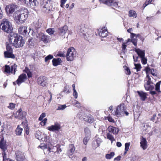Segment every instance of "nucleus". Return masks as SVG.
I'll return each instance as SVG.
<instances>
[{
	"label": "nucleus",
	"mask_w": 161,
	"mask_h": 161,
	"mask_svg": "<svg viewBox=\"0 0 161 161\" xmlns=\"http://www.w3.org/2000/svg\"><path fill=\"white\" fill-rule=\"evenodd\" d=\"M14 19L18 24L24 23L28 17V10L24 8L21 10L17 11L14 14Z\"/></svg>",
	"instance_id": "f257e3e1"
},
{
	"label": "nucleus",
	"mask_w": 161,
	"mask_h": 161,
	"mask_svg": "<svg viewBox=\"0 0 161 161\" xmlns=\"http://www.w3.org/2000/svg\"><path fill=\"white\" fill-rule=\"evenodd\" d=\"M10 36L9 42L15 47H19L24 46L25 41L22 36L14 33H11Z\"/></svg>",
	"instance_id": "f03ea898"
},
{
	"label": "nucleus",
	"mask_w": 161,
	"mask_h": 161,
	"mask_svg": "<svg viewBox=\"0 0 161 161\" xmlns=\"http://www.w3.org/2000/svg\"><path fill=\"white\" fill-rule=\"evenodd\" d=\"M0 28L3 31L8 33H11L13 29L11 23L6 19L2 20L0 24Z\"/></svg>",
	"instance_id": "7ed1b4c3"
},
{
	"label": "nucleus",
	"mask_w": 161,
	"mask_h": 161,
	"mask_svg": "<svg viewBox=\"0 0 161 161\" xmlns=\"http://www.w3.org/2000/svg\"><path fill=\"white\" fill-rule=\"evenodd\" d=\"M124 114L126 116H128L129 113L126 110L125 104L122 103L117 107L115 111L114 115L118 117H120L124 116Z\"/></svg>",
	"instance_id": "20e7f679"
},
{
	"label": "nucleus",
	"mask_w": 161,
	"mask_h": 161,
	"mask_svg": "<svg viewBox=\"0 0 161 161\" xmlns=\"http://www.w3.org/2000/svg\"><path fill=\"white\" fill-rule=\"evenodd\" d=\"M76 52L74 48L70 47L68 49L66 55L67 60L68 61H72L76 57Z\"/></svg>",
	"instance_id": "39448f33"
},
{
	"label": "nucleus",
	"mask_w": 161,
	"mask_h": 161,
	"mask_svg": "<svg viewBox=\"0 0 161 161\" xmlns=\"http://www.w3.org/2000/svg\"><path fill=\"white\" fill-rule=\"evenodd\" d=\"M18 6L15 4H12L7 5L5 10L7 14L10 15L12 14L17 9Z\"/></svg>",
	"instance_id": "423d86ee"
},
{
	"label": "nucleus",
	"mask_w": 161,
	"mask_h": 161,
	"mask_svg": "<svg viewBox=\"0 0 161 161\" xmlns=\"http://www.w3.org/2000/svg\"><path fill=\"white\" fill-rule=\"evenodd\" d=\"M16 68L17 65L15 64L12 65L11 67L9 65H5V71L8 73H11L15 75Z\"/></svg>",
	"instance_id": "0eeeda50"
},
{
	"label": "nucleus",
	"mask_w": 161,
	"mask_h": 161,
	"mask_svg": "<svg viewBox=\"0 0 161 161\" xmlns=\"http://www.w3.org/2000/svg\"><path fill=\"white\" fill-rule=\"evenodd\" d=\"M47 129L48 130L53 131L56 132L59 131L61 129V125L58 122L54 123V125H52L51 126L47 127Z\"/></svg>",
	"instance_id": "6e6552de"
},
{
	"label": "nucleus",
	"mask_w": 161,
	"mask_h": 161,
	"mask_svg": "<svg viewBox=\"0 0 161 161\" xmlns=\"http://www.w3.org/2000/svg\"><path fill=\"white\" fill-rule=\"evenodd\" d=\"M51 1V0H41V6L44 11L46 12L47 10H50L49 4L48 1L50 2Z\"/></svg>",
	"instance_id": "1a4fd4ad"
},
{
	"label": "nucleus",
	"mask_w": 161,
	"mask_h": 161,
	"mask_svg": "<svg viewBox=\"0 0 161 161\" xmlns=\"http://www.w3.org/2000/svg\"><path fill=\"white\" fill-rule=\"evenodd\" d=\"M27 114V113L25 111H22L21 109H19L17 111L15 114V117L19 119H23L25 118Z\"/></svg>",
	"instance_id": "9d476101"
},
{
	"label": "nucleus",
	"mask_w": 161,
	"mask_h": 161,
	"mask_svg": "<svg viewBox=\"0 0 161 161\" xmlns=\"http://www.w3.org/2000/svg\"><path fill=\"white\" fill-rule=\"evenodd\" d=\"M38 84L42 86H45L47 85V78L45 76L39 77L37 80Z\"/></svg>",
	"instance_id": "9b49d317"
},
{
	"label": "nucleus",
	"mask_w": 161,
	"mask_h": 161,
	"mask_svg": "<svg viewBox=\"0 0 161 161\" xmlns=\"http://www.w3.org/2000/svg\"><path fill=\"white\" fill-rule=\"evenodd\" d=\"M16 159L18 161H27L23 153L18 151L16 153Z\"/></svg>",
	"instance_id": "f8f14e48"
},
{
	"label": "nucleus",
	"mask_w": 161,
	"mask_h": 161,
	"mask_svg": "<svg viewBox=\"0 0 161 161\" xmlns=\"http://www.w3.org/2000/svg\"><path fill=\"white\" fill-rule=\"evenodd\" d=\"M26 79L27 76L26 74H22L19 76L16 81V83L19 86L22 83L24 82Z\"/></svg>",
	"instance_id": "ddd939ff"
},
{
	"label": "nucleus",
	"mask_w": 161,
	"mask_h": 161,
	"mask_svg": "<svg viewBox=\"0 0 161 161\" xmlns=\"http://www.w3.org/2000/svg\"><path fill=\"white\" fill-rule=\"evenodd\" d=\"M35 136L37 139L42 141L44 142L47 141L46 136L43 134L42 133L41 135V133L40 131L37 132L35 134Z\"/></svg>",
	"instance_id": "4468645a"
},
{
	"label": "nucleus",
	"mask_w": 161,
	"mask_h": 161,
	"mask_svg": "<svg viewBox=\"0 0 161 161\" xmlns=\"http://www.w3.org/2000/svg\"><path fill=\"white\" fill-rule=\"evenodd\" d=\"M27 27L25 26H22L20 27L18 29V31L20 34L26 35L27 34Z\"/></svg>",
	"instance_id": "2eb2a0df"
},
{
	"label": "nucleus",
	"mask_w": 161,
	"mask_h": 161,
	"mask_svg": "<svg viewBox=\"0 0 161 161\" xmlns=\"http://www.w3.org/2000/svg\"><path fill=\"white\" fill-rule=\"evenodd\" d=\"M141 147L143 150L146 149L147 147V141L146 138L142 136L141 138L140 142Z\"/></svg>",
	"instance_id": "dca6fc26"
},
{
	"label": "nucleus",
	"mask_w": 161,
	"mask_h": 161,
	"mask_svg": "<svg viewBox=\"0 0 161 161\" xmlns=\"http://www.w3.org/2000/svg\"><path fill=\"white\" fill-rule=\"evenodd\" d=\"M108 130L109 132L112 133L115 135L117 134L119 131L118 128L112 126H109L108 128Z\"/></svg>",
	"instance_id": "f3484780"
},
{
	"label": "nucleus",
	"mask_w": 161,
	"mask_h": 161,
	"mask_svg": "<svg viewBox=\"0 0 161 161\" xmlns=\"http://www.w3.org/2000/svg\"><path fill=\"white\" fill-rule=\"evenodd\" d=\"M108 33L107 30L105 28H103L101 29L99 33V35L101 37H105L107 36Z\"/></svg>",
	"instance_id": "a211bd4d"
},
{
	"label": "nucleus",
	"mask_w": 161,
	"mask_h": 161,
	"mask_svg": "<svg viewBox=\"0 0 161 161\" xmlns=\"http://www.w3.org/2000/svg\"><path fill=\"white\" fill-rule=\"evenodd\" d=\"M29 3L30 6L34 9H36L38 4L37 0H29Z\"/></svg>",
	"instance_id": "6ab92c4d"
},
{
	"label": "nucleus",
	"mask_w": 161,
	"mask_h": 161,
	"mask_svg": "<svg viewBox=\"0 0 161 161\" xmlns=\"http://www.w3.org/2000/svg\"><path fill=\"white\" fill-rule=\"evenodd\" d=\"M68 27L65 25L59 29V34L61 36L63 37L68 30Z\"/></svg>",
	"instance_id": "aec40b11"
},
{
	"label": "nucleus",
	"mask_w": 161,
	"mask_h": 161,
	"mask_svg": "<svg viewBox=\"0 0 161 161\" xmlns=\"http://www.w3.org/2000/svg\"><path fill=\"white\" fill-rule=\"evenodd\" d=\"M75 151V147L74 145L73 144H70L69 145V149L67 152L69 156L72 155Z\"/></svg>",
	"instance_id": "412c9836"
},
{
	"label": "nucleus",
	"mask_w": 161,
	"mask_h": 161,
	"mask_svg": "<svg viewBox=\"0 0 161 161\" xmlns=\"http://www.w3.org/2000/svg\"><path fill=\"white\" fill-rule=\"evenodd\" d=\"M83 118L85 121L88 122L89 123H92L94 121L93 117L91 115H86L83 116Z\"/></svg>",
	"instance_id": "4be33fe9"
},
{
	"label": "nucleus",
	"mask_w": 161,
	"mask_h": 161,
	"mask_svg": "<svg viewBox=\"0 0 161 161\" xmlns=\"http://www.w3.org/2000/svg\"><path fill=\"white\" fill-rule=\"evenodd\" d=\"M151 83L152 82H150L149 80H147L146 82L144 85V87L146 90H149L154 89V86L151 85Z\"/></svg>",
	"instance_id": "5701e85b"
},
{
	"label": "nucleus",
	"mask_w": 161,
	"mask_h": 161,
	"mask_svg": "<svg viewBox=\"0 0 161 161\" xmlns=\"http://www.w3.org/2000/svg\"><path fill=\"white\" fill-rule=\"evenodd\" d=\"M135 52L140 58L145 56V52L144 50H141L139 48L136 49Z\"/></svg>",
	"instance_id": "b1692460"
},
{
	"label": "nucleus",
	"mask_w": 161,
	"mask_h": 161,
	"mask_svg": "<svg viewBox=\"0 0 161 161\" xmlns=\"http://www.w3.org/2000/svg\"><path fill=\"white\" fill-rule=\"evenodd\" d=\"M131 40L130 39H128L126 42L123 43L121 47L122 50L124 52H125L126 50L127 44H129L130 42H131Z\"/></svg>",
	"instance_id": "393cba45"
},
{
	"label": "nucleus",
	"mask_w": 161,
	"mask_h": 161,
	"mask_svg": "<svg viewBox=\"0 0 161 161\" xmlns=\"http://www.w3.org/2000/svg\"><path fill=\"white\" fill-rule=\"evenodd\" d=\"M56 147L55 146H52V147H48L47 148V151L48 152V154L50 156L53 157L54 155V151H53L54 148Z\"/></svg>",
	"instance_id": "a878e982"
},
{
	"label": "nucleus",
	"mask_w": 161,
	"mask_h": 161,
	"mask_svg": "<svg viewBox=\"0 0 161 161\" xmlns=\"http://www.w3.org/2000/svg\"><path fill=\"white\" fill-rule=\"evenodd\" d=\"M5 57L6 58H14L15 56L12 53V52L6 51L4 53Z\"/></svg>",
	"instance_id": "bb28decb"
},
{
	"label": "nucleus",
	"mask_w": 161,
	"mask_h": 161,
	"mask_svg": "<svg viewBox=\"0 0 161 161\" xmlns=\"http://www.w3.org/2000/svg\"><path fill=\"white\" fill-rule=\"evenodd\" d=\"M61 59L60 58H54L52 60L53 65L56 66L59 64L61 63Z\"/></svg>",
	"instance_id": "cd10ccee"
},
{
	"label": "nucleus",
	"mask_w": 161,
	"mask_h": 161,
	"mask_svg": "<svg viewBox=\"0 0 161 161\" xmlns=\"http://www.w3.org/2000/svg\"><path fill=\"white\" fill-rule=\"evenodd\" d=\"M137 92L141 97V99L142 100H145L146 98V93L142 91H138Z\"/></svg>",
	"instance_id": "c85d7f7f"
},
{
	"label": "nucleus",
	"mask_w": 161,
	"mask_h": 161,
	"mask_svg": "<svg viewBox=\"0 0 161 161\" xmlns=\"http://www.w3.org/2000/svg\"><path fill=\"white\" fill-rule=\"evenodd\" d=\"M0 147L1 149L5 151L6 149V146L5 142L3 140L0 141Z\"/></svg>",
	"instance_id": "c756f323"
},
{
	"label": "nucleus",
	"mask_w": 161,
	"mask_h": 161,
	"mask_svg": "<svg viewBox=\"0 0 161 161\" xmlns=\"http://www.w3.org/2000/svg\"><path fill=\"white\" fill-rule=\"evenodd\" d=\"M101 3L109 6H111L113 0H99Z\"/></svg>",
	"instance_id": "7c9ffc66"
},
{
	"label": "nucleus",
	"mask_w": 161,
	"mask_h": 161,
	"mask_svg": "<svg viewBox=\"0 0 161 161\" xmlns=\"http://www.w3.org/2000/svg\"><path fill=\"white\" fill-rule=\"evenodd\" d=\"M49 40V36L43 34L41 36V40L44 42H48Z\"/></svg>",
	"instance_id": "2f4dec72"
},
{
	"label": "nucleus",
	"mask_w": 161,
	"mask_h": 161,
	"mask_svg": "<svg viewBox=\"0 0 161 161\" xmlns=\"http://www.w3.org/2000/svg\"><path fill=\"white\" fill-rule=\"evenodd\" d=\"M21 125L24 126V128L26 134L28 135L29 134V130L27 124L26 122H22Z\"/></svg>",
	"instance_id": "473e14b6"
},
{
	"label": "nucleus",
	"mask_w": 161,
	"mask_h": 161,
	"mask_svg": "<svg viewBox=\"0 0 161 161\" xmlns=\"http://www.w3.org/2000/svg\"><path fill=\"white\" fill-rule=\"evenodd\" d=\"M161 83V81H160L156 83L155 85V90L158 93L161 92V91L160 90V86Z\"/></svg>",
	"instance_id": "72a5a7b5"
},
{
	"label": "nucleus",
	"mask_w": 161,
	"mask_h": 161,
	"mask_svg": "<svg viewBox=\"0 0 161 161\" xmlns=\"http://www.w3.org/2000/svg\"><path fill=\"white\" fill-rule=\"evenodd\" d=\"M22 130L23 129L19 127V125H18L15 131V133L17 135H21Z\"/></svg>",
	"instance_id": "f704fd0d"
},
{
	"label": "nucleus",
	"mask_w": 161,
	"mask_h": 161,
	"mask_svg": "<svg viewBox=\"0 0 161 161\" xmlns=\"http://www.w3.org/2000/svg\"><path fill=\"white\" fill-rule=\"evenodd\" d=\"M129 16L130 17H133L136 18L137 16V14L135 11L130 10L129 11Z\"/></svg>",
	"instance_id": "c9c22d12"
},
{
	"label": "nucleus",
	"mask_w": 161,
	"mask_h": 161,
	"mask_svg": "<svg viewBox=\"0 0 161 161\" xmlns=\"http://www.w3.org/2000/svg\"><path fill=\"white\" fill-rule=\"evenodd\" d=\"M114 154H115L114 152H112L109 154H106L105 155V158L107 159H110L114 157Z\"/></svg>",
	"instance_id": "e433bc0d"
},
{
	"label": "nucleus",
	"mask_w": 161,
	"mask_h": 161,
	"mask_svg": "<svg viewBox=\"0 0 161 161\" xmlns=\"http://www.w3.org/2000/svg\"><path fill=\"white\" fill-rule=\"evenodd\" d=\"M46 32L49 35H51L54 34L55 30L54 28H49L46 30Z\"/></svg>",
	"instance_id": "4c0bfd02"
},
{
	"label": "nucleus",
	"mask_w": 161,
	"mask_h": 161,
	"mask_svg": "<svg viewBox=\"0 0 161 161\" xmlns=\"http://www.w3.org/2000/svg\"><path fill=\"white\" fill-rule=\"evenodd\" d=\"M55 147L57 148V150L56 151H55L54 152V154L57 153L58 154H59L60 152H61L62 151V150L60 148V146L59 145L57 144L56 146Z\"/></svg>",
	"instance_id": "58836bf2"
},
{
	"label": "nucleus",
	"mask_w": 161,
	"mask_h": 161,
	"mask_svg": "<svg viewBox=\"0 0 161 161\" xmlns=\"http://www.w3.org/2000/svg\"><path fill=\"white\" fill-rule=\"evenodd\" d=\"M2 155L3 157V161H9L10 159L7 157V155L5 153V151H3L2 153Z\"/></svg>",
	"instance_id": "ea45409f"
},
{
	"label": "nucleus",
	"mask_w": 161,
	"mask_h": 161,
	"mask_svg": "<svg viewBox=\"0 0 161 161\" xmlns=\"http://www.w3.org/2000/svg\"><path fill=\"white\" fill-rule=\"evenodd\" d=\"M85 136L90 137L91 132L90 130L88 128H86L84 130Z\"/></svg>",
	"instance_id": "a19ab883"
},
{
	"label": "nucleus",
	"mask_w": 161,
	"mask_h": 161,
	"mask_svg": "<svg viewBox=\"0 0 161 161\" xmlns=\"http://www.w3.org/2000/svg\"><path fill=\"white\" fill-rule=\"evenodd\" d=\"M107 137L108 139L111 141L112 143H113V141L115 140L113 136L109 133H108L107 134Z\"/></svg>",
	"instance_id": "79ce46f5"
},
{
	"label": "nucleus",
	"mask_w": 161,
	"mask_h": 161,
	"mask_svg": "<svg viewBox=\"0 0 161 161\" xmlns=\"http://www.w3.org/2000/svg\"><path fill=\"white\" fill-rule=\"evenodd\" d=\"M24 71L27 73L29 77H30L32 76L31 73L28 69L25 68Z\"/></svg>",
	"instance_id": "37998d69"
},
{
	"label": "nucleus",
	"mask_w": 161,
	"mask_h": 161,
	"mask_svg": "<svg viewBox=\"0 0 161 161\" xmlns=\"http://www.w3.org/2000/svg\"><path fill=\"white\" fill-rule=\"evenodd\" d=\"M140 58L141 62L143 64H145L147 63V59L145 56L141 57Z\"/></svg>",
	"instance_id": "c03bdc74"
},
{
	"label": "nucleus",
	"mask_w": 161,
	"mask_h": 161,
	"mask_svg": "<svg viewBox=\"0 0 161 161\" xmlns=\"http://www.w3.org/2000/svg\"><path fill=\"white\" fill-rule=\"evenodd\" d=\"M135 67L134 69H136L137 71H140L141 68V66L140 64H134Z\"/></svg>",
	"instance_id": "a18cd8bd"
},
{
	"label": "nucleus",
	"mask_w": 161,
	"mask_h": 161,
	"mask_svg": "<svg viewBox=\"0 0 161 161\" xmlns=\"http://www.w3.org/2000/svg\"><path fill=\"white\" fill-rule=\"evenodd\" d=\"M90 137L85 136V137L83 139V143L85 145H86L87 144V142L89 140Z\"/></svg>",
	"instance_id": "49530a36"
},
{
	"label": "nucleus",
	"mask_w": 161,
	"mask_h": 161,
	"mask_svg": "<svg viewBox=\"0 0 161 161\" xmlns=\"http://www.w3.org/2000/svg\"><path fill=\"white\" fill-rule=\"evenodd\" d=\"M53 58V56L51 55H49L45 58V61L46 62H48V61L52 59Z\"/></svg>",
	"instance_id": "de8ad7c7"
},
{
	"label": "nucleus",
	"mask_w": 161,
	"mask_h": 161,
	"mask_svg": "<svg viewBox=\"0 0 161 161\" xmlns=\"http://www.w3.org/2000/svg\"><path fill=\"white\" fill-rule=\"evenodd\" d=\"M66 107L65 105H59L57 109V110H63Z\"/></svg>",
	"instance_id": "09e8293b"
},
{
	"label": "nucleus",
	"mask_w": 161,
	"mask_h": 161,
	"mask_svg": "<svg viewBox=\"0 0 161 161\" xmlns=\"http://www.w3.org/2000/svg\"><path fill=\"white\" fill-rule=\"evenodd\" d=\"M73 104L75 106L77 107L80 108L81 107L80 103L76 100L74 101Z\"/></svg>",
	"instance_id": "8fccbe9b"
},
{
	"label": "nucleus",
	"mask_w": 161,
	"mask_h": 161,
	"mask_svg": "<svg viewBox=\"0 0 161 161\" xmlns=\"http://www.w3.org/2000/svg\"><path fill=\"white\" fill-rule=\"evenodd\" d=\"M112 6L115 7V8L117 7L118 6V2L115 1L114 0H112V3L111 6Z\"/></svg>",
	"instance_id": "3c124183"
},
{
	"label": "nucleus",
	"mask_w": 161,
	"mask_h": 161,
	"mask_svg": "<svg viewBox=\"0 0 161 161\" xmlns=\"http://www.w3.org/2000/svg\"><path fill=\"white\" fill-rule=\"evenodd\" d=\"M46 116V114L44 113H43L40 115V117L39 118V120L41 121Z\"/></svg>",
	"instance_id": "603ef678"
},
{
	"label": "nucleus",
	"mask_w": 161,
	"mask_h": 161,
	"mask_svg": "<svg viewBox=\"0 0 161 161\" xmlns=\"http://www.w3.org/2000/svg\"><path fill=\"white\" fill-rule=\"evenodd\" d=\"M130 143H126L125 144V151H128L129 146H130Z\"/></svg>",
	"instance_id": "864d4df0"
},
{
	"label": "nucleus",
	"mask_w": 161,
	"mask_h": 161,
	"mask_svg": "<svg viewBox=\"0 0 161 161\" xmlns=\"http://www.w3.org/2000/svg\"><path fill=\"white\" fill-rule=\"evenodd\" d=\"M140 36V35L139 34H136L133 33H131L130 37L132 39L134 37H138Z\"/></svg>",
	"instance_id": "5fc2aeb1"
},
{
	"label": "nucleus",
	"mask_w": 161,
	"mask_h": 161,
	"mask_svg": "<svg viewBox=\"0 0 161 161\" xmlns=\"http://www.w3.org/2000/svg\"><path fill=\"white\" fill-rule=\"evenodd\" d=\"M15 104L12 103H10L9 104V105L8 106V107L11 109H13L15 108Z\"/></svg>",
	"instance_id": "6e6d98bb"
},
{
	"label": "nucleus",
	"mask_w": 161,
	"mask_h": 161,
	"mask_svg": "<svg viewBox=\"0 0 161 161\" xmlns=\"http://www.w3.org/2000/svg\"><path fill=\"white\" fill-rule=\"evenodd\" d=\"M47 120V118H45L43 120H42V121L41 122L40 124L41 125L43 126H44L46 124Z\"/></svg>",
	"instance_id": "4d7b16f0"
},
{
	"label": "nucleus",
	"mask_w": 161,
	"mask_h": 161,
	"mask_svg": "<svg viewBox=\"0 0 161 161\" xmlns=\"http://www.w3.org/2000/svg\"><path fill=\"white\" fill-rule=\"evenodd\" d=\"M102 142V140L99 138H98L96 139V142L97 144V147H98L99 146L100 144Z\"/></svg>",
	"instance_id": "13d9d810"
},
{
	"label": "nucleus",
	"mask_w": 161,
	"mask_h": 161,
	"mask_svg": "<svg viewBox=\"0 0 161 161\" xmlns=\"http://www.w3.org/2000/svg\"><path fill=\"white\" fill-rule=\"evenodd\" d=\"M41 148L44 150H45L46 149H47V146L46 145H41L39 146Z\"/></svg>",
	"instance_id": "bf43d9fd"
},
{
	"label": "nucleus",
	"mask_w": 161,
	"mask_h": 161,
	"mask_svg": "<svg viewBox=\"0 0 161 161\" xmlns=\"http://www.w3.org/2000/svg\"><path fill=\"white\" fill-rule=\"evenodd\" d=\"M153 0H147L145 3L143 5L144 8L147 6L149 3H150Z\"/></svg>",
	"instance_id": "052dcab7"
},
{
	"label": "nucleus",
	"mask_w": 161,
	"mask_h": 161,
	"mask_svg": "<svg viewBox=\"0 0 161 161\" xmlns=\"http://www.w3.org/2000/svg\"><path fill=\"white\" fill-rule=\"evenodd\" d=\"M7 51L12 52L13 50L9 45H7L6 46Z\"/></svg>",
	"instance_id": "680f3d73"
},
{
	"label": "nucleus",
	"mask_w": 161,
	"mask_h": 161,
	"mask_svg": "<svg viewBox=\"0 0 161 161\" xmlns=\"http://www.w3.org/2000/svg\"><path fill=\"white\" fill-rule=\"evenodd\" d=\"M67 0H61L60 6L61 7L63 8L64 6V4Z\"/></svg>",
	"instance_id": "e2e57ef3"
},
{
	"label": "nucleus",
	"mask_w": 161,
	"mask_h": 161,
	"mask_svg": "<svg viewBox=\"0 0 161 161\" xmlns=\"http://www.w3.org/2000/svg\"><path fill=\"white\" fill-rule=\"evenodd\" d=\"M73 96L75 98H77L78 97V93L76 90H73Z\"/></svg>",
	"instance_id": "0e129e2a"
},
{
	"label": "nucleus",
	"mask_w": 161,
	"mask_h": 161,
	"mask_svg": "<svg viewBox=\"0 0 161 161\" xmlns=\"http://www.w3.org/2000/svg\"><path fill=\"white\" fill-rule=\"evenodd\" d=\"M131 40V42H132L133 44L135 46H136L137 45V41L135 39H130Z\"/></svg>",
	"instance_id": "69168bd1"
},
{
	"label": "nucleus",
	"mask_w": 161,
	"mask_h": 161,
	"mask_svg": "<svg viewBox=\"0 0 161 161\" xmlns=\"http://www.w3.org/2000/svg\"><path fill=\"white\" fill-rule=\"evenodd\" d=\"M125 73L127 75H130V69L128 67H126V68L125 69Z\"/></svg>",
	"instance_id": "338daca9"
},
{
	"label": "nucleus",
	"mask_w": 161,
	"mask_h": 161,
	"mask_svg": "<svg viewBox=\"0 0 161 161\" xmlns=\"http://www.w3.org/2000/svg\"><path fill=\"white\" fill-rule=\"evenodd\" d=\"M58 55L60 57H64L65 55L62 52H58Z\"/></svg>",
	"instance_id": "774afa93"
}]
</instances>
